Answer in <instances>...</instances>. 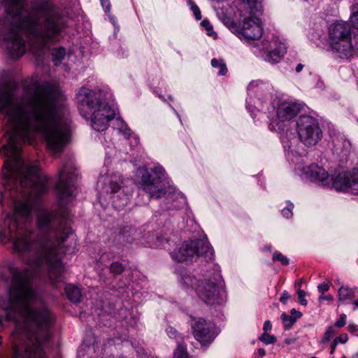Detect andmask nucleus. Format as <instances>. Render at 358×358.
Listing matches in <instances>:
<instances>
[{"mask_svg": "<svg viewBox=\"0 0 358 358\" xmlns=\"http://www.w3.org/2000/svg\"><path fill=\"white\" fill-rule=\"evenodd\" d=\"M22 143L27 141H15L11 136L0 141V155L5 158L0 205L8 196L14 208V214L4 221L7 228L0 231V241L12 242L29 266L45 272L52 282H59L64 268L61 255L76 252V236L64 217L41 206L48 179L37 163L28 165L24 161Z\"/></svg>", "mask_w": 358, "mask_h": 358, "instance_id": "nucleus-1", "label": "nucleus"}, {"mask_svg": "<svg viewBox=\"0 0 358 358\" xmlns=\"http://www.w3.org/2000/svg\"><path fill=\"white\" fill-rule=\"evenodd\" d=\"M65 110L64 99L52 83L31 79L27 94L15 97L7 81L0 82V127L5 131L0 141L11 136L15 141L31 143L39 134L58 157L70 138Z\"/></svg>", "mask_w": 358, "mask_h": 358, "instance_id": "nucleus-2", "label": "nucleus"}, {"mask_svg": "<svg viewBox=\"0 0 358 358\" xmlns=\"http://www.w3.org/2000/svg\"><path fill=\"white\" fill-rule=\"evenodd\" d=\"M5 15L0 19V41L13 58L22 57L27 45L39 55L50 41L67 27L59 8L52 0H0Z\"/></svg>", "mask_w": 358, "mask_h": 358, "instance_id": "nucleus-3", "label": "nucleus"}, {"mask_svg": "<svg viewBox=\"0 0 358 358\" xmlns=\"http://www.w3.org/2000/svg\"><path fill=\"white\" fill-rule=\"evenodd\" d=\"M11 274L8 288L9 309L36 327L35 339L32 340L24 330L16 329L13 333L15 342L12 345V358H45L43 346L50 339V327L52 318L49 310L44 306L36 308L37 301H41L37 290L33 287L34 275L28 268L20 269L9 268Z\"/></svg>", "mask_w": 358, "mask_h": 358, "instance_id": "nucleus-4", "label": "nucleus"}, {"mask_svg": "<svg viewBox=\"0 0 358 358\" xmlns=\"http://www.w3.org/2000/svg\"><path fill=\"white\" fill-rule=\"evenodd\" d=\"M297 140H289L287 136L282 138L287 160L293 164L294 171L301 180L317 182L324 186H331L336 190L358 194V178H352L350 173L342 172L333 177L322 166L315 163L307 164L305 155L296 150Z\"/></svg>", "mask_w": 358, "mask_h": 358, "instance_id": "nucleus-5", "label": "nucleus"}, {"mask_svg": "<svg viewBox=\"0 0 358 358\" xmlns=\"http://www.w3.org/2000/svg\"><path fill=\"white\" fill-rule=\"evenodd\" d=\"M136 175L141 178L140 189L147 193L150 198L164 197L169 209H178L186 203L182 193L172 186L165 187L163 182L164 170L161 166H155L150 169L139 167Z\"/></svg>", "mask_w": 358, "mask_h": 358, "instance_id": "nucleus-6", "label": "nucleus"}, {"mask_svg": "<svg viewBox=\"0 0 358 358\" xmlns=\"http://www.w3.org/2000/svg\"><path fill=\"white\" fill-rule=\"evenodd\" d=\"M109 92L98 88L82 87L76 94V100L81 106L92 111L91 125L97 131L107 129L108 123L115 116V110L108 103Z\"/></svg>", "mask_w": 358, "mask_h": 358, "instance_id": "nucleus-7", "label": "nucleus"}, {"mask_svg": "<svg viewBox=\"0 0 358 358\" xmlns=\"http://www.w3.org/2000/svg\"><path fill=\"white\" fill-rule=\"evenodd\" d=\"M180 282L185 287L194 288L201 300L208 305L222 304L227 299L226 292L218 285L220 275L206 272L202 274V278L196 279L192 276L185 268L180 267Z\"/></svg>", "mask_w": 358, "mask_h": 358, "instance_id": "nucleus-8", "label": "nucleus"}, {"mask_svg": "<svg viewBox=\"0 0 358 358\" xmlns=\"http://www.w3.org/2000/svg\"><path fill=\"white\" fill-rule=\"evenodd\" d=\"M329 48L342 59H349L358 50L356 36L352 40L350 26L345 22L338 21L329 28Z\"/></svg>", "mask_w": 358, "mask_h": 358, "instance_id": "nucleus-9", "label": "nucleus"}, {"mask_svg": "<svg viewBox=\"0 0 358 358\" xmlns=\"http://www.w3.org/2000/svg\"><path fill=\"white\" fill-rule=\"evenodd\" d=\"M171 257L177 262L192 261L202 257L207 262L213 260V250L206 240H192L184 242L182 245L171 253Z\"/></svg>", "mask_w": 358, "mask_h": 358, "instance_id": "nucleus-10", "label": "nucleus"}, {"mask_svg": "<svg viewBox=\"0 0 358 358\" xmlns=\"http://www.w3.org/2000/svg\"><path fill=\"white\" fill-rule=\"evenodd\" d=\"M299 141L306 146L312 147L322 138V131L317 117L312 115H300L296 122Z\"/></svg>", "mask_w": 358, "mask_h": 358, "instance_id": "nucleus-11", "label": "nucleus"}, {"mask_svg": "<svg viewBox=\"0 0 358 358\" xmlns=\"http://www.w3.org/2000/svg\"><path fill=\"white\" fill-rule=\"evenodd\" d=\"M77 175L76 168L72 161H68L64 164L62 168L59 171L57 189L61 204L64 202L66 199L74 196Z\"/></svg>", "mask_w": 358, "mask_h": 358, "instance_id": "nucleus-12", "label": "nucleus"}, {"mask_svg": "<svg viewBox=\"0 0 358 358\" xmlns=\"http://www.w3.org/2000/svg\"><path fill=\"white\" fill-rule=\"evenodd\" d=\"M123 184L124 181L120 178L111 179L109 182L108 188L110 194H113L111 196L113 206L117 210L127 205L132 192L131 188L122 185Z\"/></svg>", "mask_w": 358, "mask_h": 358, "instance_id": "nucleus-13", "label": "nucleus"}, {"mask_svg": "<svg viewBox=\"0 0 358 358\" xmlns=\"http://www.w3.org/2000/svg\"><path fill=\"white\" fill-rule=\"evenodd\" d=\"M191 326L194 336L201 344L210 343L214 339L212 324L203 318L191 317Z\"/></svg>", "mask_w": 358, "mask_h": 358, "instance_id": "nucleus-14", "label": "nucleus"}, {"mask_svg": "<svg viewBox=\"0 0 358 358\" xmlns=\"http://www.w3.org/2000/svg\"><path fill=\"white\" fill-rule=\"evenodd\" d=\"M239 34L245 40L259 39L263 33V29L259 23L258 18L245 17L238 27Z\"/></svg>", "mask_w": 358, "mask_h": 358, "instance_id": "nucleus-15", "label": "nucleus"}, {"mask_svg": "<svg viewBox=\"0 0 358 358\" xmlns=\"http://www.w3.org/2000/svg\"><path fill=\"white\" fill-rule=\"evenodd\" d=\"M287 50L286 40L277 32L270 37V63L277 64L285 57Z\"/></svg>", "mask_w": 358, "mask_h": 358, "instance_id": "nucleus-16", "label": "nucleus"}, {"mask_svg": "<svg viewBox=\"0 0 358 358\" xmlns=\"http://www.w3.org/2000/svg\"><path fill=\"white\" fill-rule=\"evenodd\" d=\"M304 105L299 101H283L278 104L277 117L280 121H289L298 115Z\"/></svg>", "mask_w": 358, "mask_h": 358, "instance_id": "nucleus-17", "label": "nucleus"}, {"mask_svg": "<svg viewBox=\"0 0 358 358\" xmlns=\"http://www.w3.org/2000/svg\"><path fill=\"white\" fill-rule=\"evenodd\" d=\"M327 27V23L323 20H320L317 24H314L310 29L308 33L310 40L314 43H317L324 38Z\"/></svg>", "mask_w": 358, "mask_h": 358, "instance_id": "nucleus-18", "label": "nucleus"}, {"mask_svg": "<svg viewBox=\"0 0 358 358\" xmlns=\"http://www.w3.org/2000/svg\"><path fill=\"white\" fill-rule=\"evenodd\" d=\"M334 152L343 157L347 156L351 149L350 142L345 138H336L334 140Z\"/></svg>", "mask_w": 358, "mask_h": 358, "instance_id": "nucleus-19", "label": "nucleus"}, {"mask_svg": "<svg viewBox=\"0 0 358 358\" xmlns=\"http://www.w3.org/2000/svg\"><path fill=\"white\" fill-rule=\"evenodd\" d=\"M355 289L342 285L338 290V299L341 304L351 303L355 296Z\"/></svg>", "mask_w": 358, "mask_h": 358, "instance_id": "nucleus-20", "label": "nucleus"}, {"mask_svg": "<svg viewBox=\"0 0 358 358\" xmlns=\"http://www.w3.org/2000/svg\"><path fill=\"white\" fill-rule=\"evenodd\" d=\"M252 51L257 57L267 61L268 59V41L264 40L261 42L255 43Z\"/></svg>", "mask_w": 358, "mask_h": 358, "instance_id": "nucleus-21", "label": "nucleus"}, {"mask_svg": "<svg viewBox=\"0 0 358 358\" xmlns=\"http://www.w3.org/2000/svg\"><path fill=\"white\" fill-rule=\"evenodd\" d=\"M65 292L69 300L74 303L80 302L81 292L80 289L73 285H67L65 287Z\"/></svg>", "mask_w": 358, "mask_h": 358, "instance_id": "nucleus-22", "label": "nucleus"}, {"mask_svg": "<svg viewBox=\"0 0 358 358\" xmlns=\"http://www.w3.org/2000/svg\"><path fill=\"white\" fill-rule=\"evenodd\" d=\"M180 340H177V348L174 352L173 358H188L186 346L183 343V337L179 336Z\"/></svg>", "mask_w": 358, "mask_h": 358, "instance_id": "nucleus-23", "label": "nucleus"}, {"mask_svg": "<svg viewBox=\"0 0 358 358\" xmlns=\"http://www.w3.org/2000/svg\"><path fill=\"white\" fill-rule=\"evenodd\" d=\"M66 50L64 48L54 49L52 52V60L56 66L59 65L64 58Z\"/></svg>", "mask_w": 358, "mask_h": 358, "instance_id": "nucleus-24", "label": "nucleus"}, {"mask_svg": "<svg viewBox=\"0 0 358 358\" xmlns=\"http://www.w3.org/2000/svg\"><path fill=\"white\" fill-rule=\"evenodd\" d=\"M280 318L282 321L284 328L287 330L290 329L293 324L296 322V319L294 318L293 316L289 315L285 313H283Z\"/></svg>", "mask_w": 358, "mask_h": 358, "instance_id": "nucleus-25", "label": "nucleus"}, {"mask_svg": "<svg viewBox=\"0 0 358 358\" xmlns=\"http://www.w3.org/2000/svg\"><path fill=\"white\" fill-rule=\"evenodd\" d=\"M350 9V21L352 25L358 29V3L353 4Z\"/></svg>", "mask_w": 358, "mask_h": 358, "instance_id": "nucleus-26", "label": "nucleus"}, {"mask_svg": "<svg viewBox=\"0 0 358 358\" xmlns=\"http://www.w3.org/2000/svg\"><path fill=\"white\" fill-rule=\"evenodd\" d=\"M272 260L275 262H279L282 266H287L289 264V259L279 252H273Z\"/></svg>", "mask_w": 358, "mask_h": 358, "instance_id": "nucleus-27", "label": "nucleus"}, {"mask_svg": "<svg viewBox=\"0 0 358 358\" xmlns=\"http://www.w3.org/2000/svg\"><path fill=\"white\" fill-rule=\"evenodd\" d=\"M211 65L213 68L219 69V74L220 76H224L227 72V66L222 60H217L216 59H213L211 60Z\"/></svg>", "mask_w": 358, "mask_h": 358, "instance_id": "nucleus-28", "label": "nucleus"}, {"mask_svg": "<svg viewBox=\"0 0 358 358\" xmlns=\"http://www.w3.org/2000/svg\"><path fill=\"white\" fill-rule=\"evenodd\" d=\"M337 334V330L334 327L330 326L326 330L323 338H322L321 343H325L329 342L334 336Z\"/></svg>", "mask_w": 358, "mask_h": 358, "instance_id": "nucleus-29", "label": "nucleus"}, {"mask_svg": "<svg viewBox=\"0 0 358 358\" xmlns=\"http://www.w3.org/2000/svg\"><path fill=\"white\" fill-rule=\"evenodd\" d=\"M119 131L120 132L122 133L126 138H131V139L134 141V145H137L138 143V138L135 136H132L133 134L131 130L127 125L122 126L120 129H119Z\"/></svg>", "mask_w": 358, "mask_h": 358, "instance_id": "nucleus-30", "label": "nucleus"}, {"mask_svg": "<svg viewBox=\"0 0 358 358\" xmlns=\"http://www.w3.org/2000/svg\"><path fill=\"white\" fill-rule=\"evenodd\" d=\"M124 266L122 264H121L119 262H113L109 267V270L110 273H112L114 275H120L124 271Z\"/></svg>", "mask_w": 358, "mask_h": 358, "instance_id": "nucleus-31", "label": "nucleus"}, {"mask_svg": "<svg viewBox=\"0 0 358 358\" xmlns=\"http://www.w3.org/2000/svg\"><path fill=\"white\" fill-rule=\"evenodd\" d=\"M263 84L257 80L252 81L248 86V95L252 96V94H256L259 89H262Z\"/></svg>", "mask_w": 358, "mask_h": 358, "instance_id": "nucleus-32", "label": "nucleus"}, {"mask_svg": "<svg viewBox=\"0 0 358 358\" xmlns=\"http://www.w3.org/2000/svg\"><path fill=\"white\" fill-rule=\"evenodd\" d=\"M294 204L290 202L287 203V206L282 209V215L285 218H290L293 215Z\"/></svg>", "mask_w": 358, "mask_h": 358, "instance_id": "nucleus-33", "label": "nucleus"}, {"mask_svg": "<svg viewBox=\"0 0 358 358\" xmlns=\"http://www.w3.org/2000/svg\"><path fill=\"white\" fill-rule=\"evenodd\" d=\"M201 25L205 28L206 30L207 34L210 36H216V33L213 31V27L210 25V22L207 20H203L201 22Z\"/></svg>", "mask_w": 358, "mask_h": 358, "instance_id": "nucleus-34", "label": "nucleus"}, {"mask_svg": "<svg viewBox=\"0 0 358 358\" xmlns=\"http://www.w3.org/2000/svg\"><path fill=\"white\" fill-rule=\"evenodd\" d=\"M268 329V320H266L264 323V331L263 334L259 337V340L264 342L265 344H268V334L267 330Z\"/></svg>", "mask_w": 358, "mask_h": 358, "instance_id": "nucleus-35", "label": "nucleus"}, {"mask_svg": "<svg viewBox=\"0 0 358 358\" xmlns=\"http://www.w3.org/2000/svg\"><path fill=\"white\" fill-rule=\"evenodd\" d=\"M166 332L169 338L176 339V341L177 342V340H180L178 338L179 336H181L178 331L172 327H169L166 329Z\"/></svg>", "mask_w": 358, "mask_h": 358, "instance_id": "nucleus-36", "label": "nucleus"}, {"mask_svg": "<svg viewBox=\"0 0 358 358\" xmlns=\"http://www.w3.org/2000/svg\"><path fill=\"white\" fill-rule=\"evenodd\" d=\"M298 300L301 305L306 306L308 303L307 300L306 299V293L305 291L302 289L297 290Z\"/></svg>", "mask_w": 358, "mask_h": 358, "instance_id": "nucleus-37", "label": "nucleus"}, {"mask_svg": "<svg viewBox=\"0 0 358 358\" xmlns=\"http://www.w3.org/2000/svg\"><path fill=\"white\" fill-rule=\"evenodd\" d=\"M346 324V315L345 314H341L340 315V318L334 323L335 329L341 328L344 327Z\"/></svg>", "mask_w": 358, "mask_h": 358, "instance_id": "nucleus-38", "label": "nucleus"}, {"mask_svg": "<svg viewBox=\"0 0 358 358\" xmlns=\"http://www.w3.org/2000/svg\"><path fill=\"white\" fill-rule=\"evenodd\" d=\"M348 336L347 334H342L339 336H338L334 339V341L337 344H339V343L344 344L348 341Z\"/></svg>", "mask_w": 358, "mask_h": 358, "instance_id": "nucleus-39", "label": "nucleus"}, {"mask_svg": "<svg viewBox=\"0 0 358 358\" xmlns=\"http://www.w3.org/2000/svg\"><path fill=\"white\" fill-rule=\"evenodd\" d=\"M191 10H192L196 20L201 19V13L200 11L199 8L196 5L192 4L191 6Z\"/></svg>", "mask_w": 358, "mask_h": 358, "instance_id": "nucleus-40", "label": "nucleus"}, {"mask_svg": "<svg viewBox=\"0 0 358 358\" xmlns=\"http://www.w3.org/2000/svg\"><path fill=\"white\" fill-rule=\"evenodd\" d=\"M317 289L319 292L324 293L329 289V286L328 284L324 282L318 285Z\"/></svg>", "mask_w": 358, "mask_h": 358, "instance_id": "nucleus-41", "label": "nucleus"}, {"mask_svg": "<svg viewBox=\"0 0 358 358\" xmlns=\"http://www.w3.org/2000/svg\"><path fill=\"white\" fill-rule=\"evenodd\" d=\"M102 7L106 12L110 10V4L109 0H100Z\"/></svg>", "mask_w": 358, "mask_h": 358, "instance_id": "nucleus-42", "label": "nucleus"}, {"mask_svg": "<svg viewBox=\"0 0 358 358\" xmlns=\"http://www.w3.org/2000/svg\"><path fill=\"white\" fill-rule=\"evenodd\" d=\"M290 315L293 316V317L296 320L301 318L302 316V313L300 311L296 310L295 308H292L290 310Z\"/></svg>", "mask_w": 358, "mask_h": 358, "instance_id": "nucleus-43", "label": "nucleus"}, {"mask_svg": "<svg viewBox=\"0 0 358 358\" xmlns=\"http://www.w3.org/2000/svg\"><path fill=\"white\" fill-rule=\"evenodd\" d=\"M289 296H289V293L287 291H284L282 295L280 298V301L282 303L286 304L287 303V301L289 298Z\"/></svg>", "mask_w": 358, "mask_h": 358, "instance_id": "nucleus-44", "label": "nucleus"}, {"mask_svg": "<svg viewBox=\"0 0 358 358\" xmlns=\"http://www.w3.org/2000/svg\"><path fill=\"white\" fill-rule=\"evenodd\" d=\"M315 88L320 90H324L325 88L324 83L321 80L320 78L317 79V82L315 84Z\"/></svg>", "mask_w": 358, "mask_h": 358, "instance_id": "nucleus-45", "label": "nucleus"}, {"mask_svg": "<svg viewBox=\"0 0 358 358\" xmlns=\"http://www.w3.org/2000/svg\"><path fill=\"white\" fill-rule=\"evenodd\" d=\"M333 299V297L331 296V295H328V296H320L319 297V301L321 302L322 301H324V300H332Z\"/></svg>", "mask_w": 358, "mask_h": 358, "instance_id": "nucleus-46", "label": "nucleus"}, {"mask_svg": "<svg viewBox=\"0 0 358 358\" xmlns=\"http://www.w3.org/2000/svg\"><path fill=\"white\" fill-rule=\"evenodd\" d=\"M337 343L333 341L331 343V350H330V353L331 354H333L334 352V351L336 350V346H337Z\"/></svg>", "mask_w": 358, "mask_h": 358, "instance_id": "nucleus-47", "label": "nucleus"}, {"mask_svg": "<svg viewBox=\"0 0 358 358\" xmlns=\"http://www.w3.org/2000/svg\"><path fill=\"white\" fill-rule=\"evenodd\" d=\"M284 342L286 345H290L295 342V339L294 338H286Z\"/></svg>", "mask_w": 358, "mask_h": 358, "instance_id": "nucleus-48", "label": "nucleus"}, {"mask_svg": "<svg viewBox=\"0 0 358 358\" xmlns=\"http://www.w3.org/2000/svg\"><path fill=\"white\" fill-rule=\"evenodd\" d=\"M258 355L259 357H262L266 355V351L263 348H259L258 350Z\"/></svg>", "mask_w": 358, "mask_h": 358, "instance_id": "nucleus-49", "label": "nucleus"}, {"mask_svg": "<svg viewBox=\"0 0 358 358\" xmlns=\"http://www.w3.org/2000/svg\"><path fill=\"white\" fill-rule=\"evenodd\" d=\"M352 304L353 306V310H356L358 309V299L354 301H352Z\"/></svg>", "mask_w": 358, "mask_h": 358, "instance_id": "nucleus-50", "label": "nucleus"}, {"mask_svg": "<svg viewBox=\"0 0 358 358\" xmlns=\"http://www.w3.org/2000/svg\"><path fill=\"white\" fill-rule=\"evenodd\" d=\"M303 68V65L301 64H299L296 67V71L299 73L302 71Z\"/></svg>", "mask_w": 358, "mask_h": 358, "instance_id": "nucleus-51", "label": "nucleus"}, {"mask_svg": "<svg viewBox=\"0 0 358 358\" xmlns=\"http://www.w3.org/2000/svg\"><path fill=\"white\" fill-rule=\"evenodd\" d=\"M276 340L277 338L275 336L270 335V344L274 343L276 341Z\"/></svg>", "mask_w": 358, "mask_h": 358, "instance_id": "nucleus-52", "label": "nucleus"}, {"mask_svg": "<svg viewBox=\"0 0 358 358\" xmlns=\"http://www.w3.org/2000/svg\"><path fill=\"white\" fill-rule=\"evenodd\" d=\"M246 107L250 109V101L248 100V98H246Z\"/></svg>", "mask_w": 358, "mask_h": 358, "instance_id": "nucleus-53", "label": "nucleus"}, {"mask_svg": "<svg viewBox=\"0 0 358 358\" xmlns=\"http://www.w3.org/2000/svg\"><path fill=\"white\" fill-rule=\"evenodd\" d=\"M107 256H108L107 254L102 255L101 257V260L103 261Z\"/></svg>", "mask_w": 358, "mask_h": 358, "instance_id": "nucleus-54", "label": "nucleus"}, {"mask_svg": "<svg viewBox=\"0 0 358 358\" xmlns=\"http://www.w3.org/2000/svg\"><path fill=\"white\" fill-rule=\"evenodd\" d=\"M2 336L0 335V346L2 345Z\"/></svg>", "mask_w": 358, "mask_h": 358, "instance_id": "nucleus-55", "label": "nucleus"}, {"mask_svg": "<svg viewBox=\"0 0 358 358\" xmlns=\"http://www.w3.org/2000/svg\"><path fill=\"white\" fill-rule=\"evenodd\" d=\"M255 1V0H247L248 3H252V2Z\"/></svg>", "mask_w": 358, "mask_h": 358, "instance_id": "nucleus-56", "label": "nucleus"}, {"mask_svg": "<svg viewBox=\"0 0 358 358\" xmlns=\"http://www.w3.org/2000/svg\"><path fill=\"white\" fill-rule=\"evenodd\" d=\"M353 327H354V326H352V325H349V328H350V330H351L352 329H353Z\"/></svg>", "mask_w": 358, "mask_h": 358, "instance_id": "nucleus-57", "label": "nucleus"}, {"mask_svg": "<svg viewBox=\"0 0 358 358\" xmlns=\"http://www.w3.org/2000/svg\"><path fill=\"white\" fill-rule=\"evenodd\" d=\"M3 355L0 354V358H2Z\"/></svg>", "mask_w": 358, "mask_h": 358, "instance_id": "nucleus-58", "label": "nucleus"}, {"mask_svg": "<svg viewBox=\"0 0 358 358\" xmlns=\"http://www.w3.org/2000/svg\"><path fill=\"white\" fill-rule=\"evenodd\" d=\"M5 358H8L7 357H6Z\"/></svg>", "mask_w": 358, "mask_h": 358, "instance_id": "nucleus-59", "label": "nucleus"}, {"mask_svg": "<svg viewBox=\"0 0 358 358\" xmlns=\"http://www.w3.org/2000/svg\"><path fill=\"white\" fill-rule=\"evenodd\" d=\"M357 122H358V118H357Z\"/></svg>", "mask_w": 358, "mask_h": 358, "instance_id": "nucleus-60", "label": "nucleus"}]
</instances>
